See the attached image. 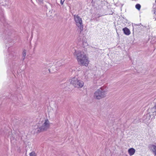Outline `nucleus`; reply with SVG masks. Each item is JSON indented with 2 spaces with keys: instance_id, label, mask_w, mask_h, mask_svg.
Masks as SVG:
<instances>
[{
  "instance_id": "obj_4",
  "label": "nucleus",
  "mask_w": 156,
  "mask_h": 156,
  "mask_svg": "<svg viewBox=\"0 0 156 156\" xmlns=\"http://www.w3.org/2000/svg\"><path fill=\"white\" fill-rule=\"evenodd\" d=\"M74 20L76 26L79 28L80 33L83 31V25L82 18L77 15H73Z\"/></svg>"
},
{
  "instance_id": "obj_17",
  "label": "nucleus",
  "mask_w": 156,
  "mask_h": 156,
  "mask_svg": "<svg viewBox=\"0 0 156 156\" xmlns=\"http://www.w3.org/2000/svg\"><path fill=\"white\" fill-rule=\"evenodd\" d=\"M65 0H61L60 3L62 5H63L64 2Z\"/></svg>"
},
{
  "instance_id": "obj_3",
  "label": "nucleus",
  "mask_w": 156,
  "mask_h": 156,
  "mask_svg": "<svg viewBox=\"0 0 156 156\" xmlns=\"http://www.w3.org/2000/svg\"><path fill=\"white\" fill-rule=\"evenodd\" d=\"M70 84L75 87L78 88H81L84 85L83 82L79 79L76 77L71 78L69 80Z\"/></svg>"
},
{
  "instance_id": "obj_18",
  "label": "nucleus",
  "mask_w": 156,
  "mask_h": 156,
  "mask_svg": "<svg viewBox=\"0 0 156 156\" xmlns=\"http://www.w3.org/2000/svg\"><path fill=\"white\" fill-rule=\"evenodd\" d=\"M154 108L155 109V114H156V105L154 106Z\"/></svg>"
},
{
  "instance_id": "obj_15",
  "label": "nucleus",
  "mask_w": 156,
  "mask_h": 156,
  "mask_svg": "<svg viewBox=\"0 0 156 156\" xmlns=\"http://www.w3.org/2000/svg\"><path fill=\"white\" fill-rule=\"evenodd\" d=\"M83 45L84 47L87 46L88 45V44L87 43V41H83Z\"/></svg>"
},
{
  "instance_id": "obj_8",
  "label": "nucleus",
  "mask_w": 156,
  "mask_h": 156,
  "mask_svg": "<svg viewBox=\"0 0 156 156\" xmlns=\"http://www.w3.org/2000/svg\"><path fill=\"white\" fill-rule=\"evenodd\" d=\"M148 112L151 115H156V114H155V111L154 107L149 109L148 110Z\"/></svg>"
},
{
  "instance_id": "obj_2",
  "label": "nucleus",
  "mask_w": 156,
  "mask_h": 156,
  "mask_svg": "<svg viewBox=\"0 0 156 156\" xmlns=\"http://www.w3.org/2000/svg\"><path fill=\"white\" fill-rule=\"evenodd\" d=\"M75 51L74 55L76 56L78 62L81 65L87 66L89 62L85 54L80 51Z\"/></svg>"
},
{
  "instance_id": "obj_6",
  "label": "nucleus",
  "mask_w": 156,
  "mask_h": 156,
  "mask_svg": "<svg viewBox=\"0 0 156 156\" xmlns=\"http://www.w3.org/2000/svg\"><path fill=\"white\" fill-rule=\"evenodd\" d=\"M148 147L153 152L155 155H156V146L154 144H150Z\"/></svg>"
},
{
  "instance_id": "obj_9",
  "label": "nucleus",
  "mask_w": 156,
  "mask_h": 156,
  "mask_svg": "<svg viewBox=\"0 0 156 156\" xmlns=\"http://www.w3.org/2000/svg\"><path fill=\"white\" fill-rule=\"evenodd\" d=\"M124 33L126 35H129L131 32L129 29L127 27H125L122 29Z\"/></svg>"
},
{
  "instance_id": "obj_14",
  "label": "nucleus",
  "mask_w": 156,
  "mask_h": 156,
  "mask_svg": "<svg viewBox=\"0 0 156 156\" xmlns=\"http://www.w3.org/2000/svg\"><path fill=\"white\" fill-rule=\"evenodd\" d=\"M135 7L137 9L139 10L141 8V5L139 4H137L136 5Z\"/></svg>"
},
{
  "instance_id": "obj_5",
  "label": "nucleus",
  "mask_w": 156,
  "mask_h": 156,
  "mask_svg": "<svg viewBox=\"0 0 156 156\" xmlns=\"http://www.w3.org/2000/svg\"><path fill=\"white\" fill-rule=\"evenodd\" d=\"M106 92L102 87L98 89L94 94V97L97 99H100L105 97Z\"/></svg>"
},
{
  "instance_id": "obj_13",
  "label": "nucleus",
  "mask_w": 156,
  "mask_h": 156,
  "mask_svg": "<svg viewBox=\"0 0 156 156\" xmlns=\"http://www.w3.org/2000/svg\"><path fill=\"white\" fill-rule=\"evenodd\" d=\"M62 60L58 62L56 64V66H60L63 64L62 63Z\"/></svg>"
},
{
  "instance_id": "obj_11",
  "label": "nucleus",
  "mask_w": 156,
  "mask_h": 156,
  "mask_svg": "<svg viewBox=\"0 0 156 156\" xmlns=\"http://www.w3.org/2000/svg\"><path fill=\"white\" fill-rule=\"evenodd\" d=\"M135 152V150L133 148H131L129 149L128 152L130 156L133 155Z\"/></svg>"
},
{
  "instance_id": "obj_16",
  "label": "nucleus",
  "mask_w": 156,
  "mask_h": 156,
  "mask_svg": "<svg viewBox=\"0 0 156 156\" xmlns=\"http://www.w3.org/2000/svg\"><path fill=\"white\" fill-rule=\"evenodd\" d=\"M30 156H37L36 154L34 152H32L30 154Z\"/></svg>"
},
{
  "instance_id": "obj_10",
  "label": "nucleus",
  "mask_w": 156,
  "mask_h": 156,
  "mask_svg": "<svg viewBox=\"0 0 156 156\" xmlns=\"http://www.w3.org/2000/svg\"><path fill=\"white\" fill-rule=\"evenodd\" d=\"M27 50L25 49L22 50V59L23 60L27 57Z\"/></svg>"
},
{
  "instance_id": "obj_7",
  "label": "nucleus",
  "mask_w": 156,
  "mask_h": 156,
  "mask_svg": "<svg viewBox=\"0 0 156 156\" xmlns=\"http://www.w3.org/2000/svg\"><path fill=\"white\" fill-rule=\"evenodd\" d=\"M151 115L148 112L146 115H144L143 117V120L145 122H146L150 119Z\"/></svg>"
},
{
  "instance_id": "obj_12",
  "label": "nucleus",
  "mask_w": 156,
  "mask_h": 156,
  "mask_svg": "<svg viewBox=\"0 0 156 156\" xmlns=\"http://www.w3.org/2000/svg\"><path fill=\"white\" fill-rule=\"evenodd\" d=\"M101 16V15L99 14H97L95 15V17H94L93 15L92 16V20H95L97 18H98L100 17Z\"/></svg>"
},
{
  "instance_id": "obj_1",
  "label": "nucleus",
  "mask_w": 156,
  "mask_h": 156,
  "mask_svg": "<svg viewBox=\"0 0 156 156\" xmlns=\"http://www.w3.org/2000/svg\"><path fill=\"white\" fill-rule=\"evenodd\" d=\"M49 122L47 119H40L38 123L34 127V133H39L47 130L49 127Z\"/></svg>"
}]
</instances>
